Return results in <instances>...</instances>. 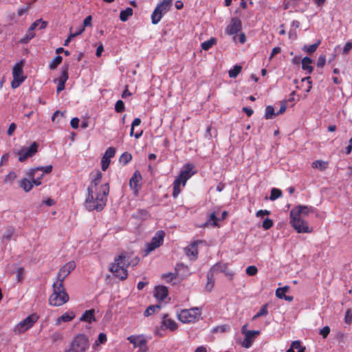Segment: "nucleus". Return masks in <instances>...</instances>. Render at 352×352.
<instances>
[{
    "label": "nucleus",
    "mask_w": 352,
    "mask_h": 352,
    "mask_svg": "<svg viewBox=\"0 0 352 352\" xmlns=\"http://www.w3.org/2000/svg\"><path fill=\"white\" fill-rule=\"evenodd\" d=\"M102 176V173L97 171L87 188L85 206L89 211H102L107 204L109 186L108 183L100 184Z\"/></svg>",
    "instance_id": "nucleus-1"
},
{
    "label": "nucleus",
    "mask_w": 352,
    "mask_h": 352,
    "mask_svg": "<svg viewBox=\"0 0 352 352\" xmlns=\"http://www.w3.org/2000/svg\"><path fill=\"white\" fill-rule=\"evenodd\" d=\"M312 208L305 206H298L290 211V223L298 233H310L312 228L309 227L305 219L312 211Z\"/></svg>",
    "instance_id": "nucleus-2"
},
{
    "label": "nucleus",
    "mask_w": 352,
    "mask_h": 352,
    "mask_svg": "<svg viewBox=\"0 0 352 352\" xmlns=\"http://www.w3.org/2000/svg\"><path fill=\"white\" fill-rule=\"evenodd\" d=\"M52 170V166L47 165L45 166H39L32 169L29 175L32 178V182L24 178L20 181V187L22 188L25 192H29L33 187V184L38 186L41 184L40 179L42 178L44 173H50Z\"/></svg>",
    "instance_id": "nucleus-3"
},
{
    "label": "nucleus",
    "mask_w": 352,
    "mask_h": 352,
    "mask_svg": "<svg viewBox=\"0 0 352 352\" xmlns=\"http://www.w3.org/2000/svg\"><path fill=\"white\" fill-rule=\"evenodd\" d=\"M197 173V170L195 169V166L192 163H187L184 164L181 169V171L176 178V179L173 182V197H177L179 194L181 192L180 186H184L186 184V182L195 174Z\"/></svg>",
    "instance_id": "nucleus-4"
},
{
    "label": "nucleus",
    "mask_w": 352,
    "mask_h": 352,
    "mask_svg": "<svg viewBox=\"0 0 352 352\" xmlns=\"http://www.w3.org/2000/svg\"><path fill=\"white\" fill-rule=\"evenodd\" d=\"M53 292L49 297V304L60 307L68 302L69 297L63 283L56 280L52 285Z\"/></svg>",
    "instance_id": "nucleus-5"
},
{
    "label": "nucleus",
    "mask_w": 352,
    "mask_h": 352,
    "mask_svg": "<svg viewBox=\"0 0 352 352\" xmlns=\"http://www.w3.org/2000/svg\"><path fill=\"white\" fill-rule=\"evenodd\" d=\"M89 346V338L83 333H78L74 336L65 352H88Z\"/></svg>",
    "instance_id": "nucleus-6"
},
{
    "label": "nucleus",
    "mask_w": 352,
    "mask_h": 352,
    "mask_svg": "<svg viewBox=\"0 0 352 352\" xmlns=\"http://www.w3.org/2000/svg\"><path fill=\"white\" fill-rule=\"evenodd\" d=\"M124 258H126L124 254H120L116 257L109 269L116 277L122 280H126L128 276L127 267L124 265Z\"/></svg>",
    "instance_id": "nucleus-7"
},
{
    "label": "nucleus",
    "mask_w": 352,
    "mask_h": 352,
    "mask_svg": "<svg viewBox=\"0 0 352 352\" xmlns=\"http://www.w3.org/2000/svg\"><path fill=\"white\" fill-rule=\"evenodd\" d=\"M173 0H162L155 7L151 15L152 23L157 24L163 15L166 13L172 6Z\"/></svg>",
    "instance_id": "nucleus-8"
},
{
    "label": "nucleus",
    "mask_w": 352,
    "mask_h": 352,
    "mask_svg": "<svg viewBox=\"0 0 352 352\" xmlns=\"http://www.w3.org/2000/svg\"><path fill=\"white\" fill-rule=\"evenodd\" d=\"M178 319L183 323H190L198 321L201 317V311L197 307L182 309L177 315Z\"/></svg>",
    "instance_id": "nucleus-9"
},
{
    "label": "nucleus",
    "mask_w": 352,
    "mask_h": 352,
    "mask_svg": "<svg viewBox=\"0 0 352 352\" xmlns=\"http://www.w3.org/2000/svg\"><path fill=\"white\" fill-rule=\"evenodd\" d=\"M38 318V317L36 314L28 316L14 327V333L16 335H20L25 333L34 325V324L37 321Z\"/></svg>",
    "instance_id": "nucleus-10"
},
{
    "label": "nucleus",
    "mask_w": 352,
    "mask_h": 352,
    "mask_svg": "<svg viewBox=\"0 0 352 352\" xmlns=\"http://www.w3.org/2000/svg\"><path fill=\"white\" fill-rule=\"evenodd\" d=\"M165 232L163 230L157 231L151 239V242L146 244L144 256H147L152 251L161 246L164 241Z\"/></svg>",
    "instance_id": "nucleus-11"
},
{
    "label": "nucleus",
    "mask_w": 352,
    "mask_h": 352,
    "mask_svg": "<svg viewBox=\"0 0 352 352\" xmlns=\"http://www.w3.org/2000/svg\"><path fill=\"white\" fill-rule=\"evenodd\" d=\"M23 62L21 60L16 63L12 69L13 80L11 86L16 89L25 80L26 77L23 76Z\"/></svg>",
    "instance_id": "nucleus-12"
},
{
    "label": "nucleus",
    "mask_w": 352,
    "mask_h": 352,
    "mask_svg": "<svg viewBox=\"0 0 352 352\" xmlns=\"http://www.w3.org/2000/svg\"><path fill=\"white\" fill-rule=\"evenodd\" d=\"M127 340L133 345L134 348L139 347L142 352H147V340L144 335H131Z\"/></svg>",
    "instance_id": "nucleus-13"
},
{
    "label": "nucleus",
    "mask_w": 352,
    "mask_h": 352,
    "mask_svg": "<svg viewBox=\"0 0 352 352\" xmlns=\"http://www.w3.org/2000/svg\"><path fill=\"white\" fill-rule=\"evenodd\" d=\"M76 263L71 261L65 263L60 267L57 273L56 280L63 283L66 277L75 269Z\"/></svg>",
    "instance_id": "nucleus-14"
},
{
    "label": "nucleus",
    "mask_w": 352,
    "mask_h": 352,
    "mask_svg": "<svg viewBox=\"0 0 352 352\" xmlns=\"http://www.w3.org/2000/svg\"><path fill=\"white\" fill-rule=\"evenodd\" d=\"M142 175L139 170H135L129 180V186L135 195H138L142 187Z\"/></svg>",
    "instance_id": "nucleus-15"
},
{
    "label": "nucleus",
    "mask_w": 352,
    "mask_h": 352,
    "mask_svg": "<svg viewBox=\"0 0 352 352\" xmlns=\"http://www.w3.org/2000/svg\"><path fill=\"white\" fill-rule=\"evenodd\" d=\"M68 70H69V66L68 65H64L62 67V71L60 76L58 78L54 80V82H57V87H56V92L57 94H59L60 91L65 89V82L68 80L69 76H68Z\"/></svg>",
    "instance_id": "nucleus-16"
},
{
    "label": "nucleus",
    "mask_w": 352,
    "mask_h": 352,
    "mask_svg": "<svg viewBox=\"0 0 352 352\" xmlns=\"http://www.w3.org/2000/svg\"><path fill=\"white\" fill-rule=\"evenodd\" d=\"M203 242L204 241L202 240H197L192 241L188 247L185 248L186 254L188 256L191 257V259H197L198 255V245Z\"/></svg>",
    "instance_id": "nucleus-17"
},
{
    "label": "nucleus",
    "mask_w": 352,
    "mask_h": 352,
    "mask_svg": "<svg viewBox=\"0 0 352 352\" xmlns=\"http://www.w3.org/2000/svg\"><path fill=\"white\" fill-rule=\"evenodd\" d=\"M241 27L242 24L241 20L237 17L232 18L230 23L226 29V32L229 35L236 34L241 30Z\"/></svg>",
    "instance_id": "nucleus-18"
},
{
    "label": "nucleus",
    "mask_w": 352,
    "mask_h": 352,
    "mask_svg": "<svg viewBox=\"0 0 352 352\" xmlns=\"http://www.w3.org/2000/svg\"><path fill=\"white\" fill-rule=\"evenodd\" d=\"M260 334L258 330L247 331L245 335V338L242 342V346L245 349H249L252 345L254 338Z\"/></svg>",
    "instance_id": "nucleus-19"
},
{
    "label": "nucleus",
    "mask_w": 352,
    "mask_h": 352,
    "mask_svg": "<svg viewBox=\"0 0 352 352\" xmlns=\"http://www.w3.org/2000/svg\"><path fill=\"white\" fill-rule=\"evenodd\" d=\"M228 264L227 263H217L212 267L211 272H223L230 279H232L234 274L231 272L227 271Z\"/></svg>",
    "instance_id": "nucleus-20"
},
{
    "label": "nucleus",
    "mask_w": 352,
    "mask_h": 352,
    "mask_svg": "<svg viewBox=\"0 0 352 352\" xmlns=\"http://www.w3.org/2000/svg\"><path fill=\"white\" fill-rule=\"evenodd\" d=\"M168 291L166 286H157L155 289V297L157 301H163L168 296Z\"/></svg>",
    "instance_id": "nucleus-21"
},
{
    "label": "nucleus",
    "mask_w": 352,
    "mask_h": 352,
    "mask_svg": "<svg viewBox=\"0 0 352 352\" xmlns=\"http://www.w3.org/2000/svg\"><path fill=\"white\" fill-rule=\"evenodd\" d=\"M162 324L163 327L169 329L170 331H175L178 327L176 322L174 320L169 318L168 314H165L163 316Z\"/></svg>",
    "instance_id": "nucleus-22"
},
{
    "label": "nucleus",
    "mask_w": 352,
    "mask_h": 352,
    "mask_svg": "<svg viewBox=\"0 0 352 352\" xmlns=\"http://www.w3.org/2000/svg\"><path fill=\"white\" fill-rule=\"evenodd\" d=\"M75 318L74 311H67L64 313L61 316L58 317L56 320V325H59L62 322H67L72 321Z\"/></svg>",
    "instance_id": "nucleus-23"
},
{
    "label": "nucleus",
    "mask_w": 352,
    "mask_h": 352,
    "mask_svg": "<svg viewBox=\"0 0 352 352\" xmlns=\"http://www.w3.org/2000/svg\"><path fill=\"white\" fill-rule=\"evenodd\" d=\"M94 309L86 310L80 318V320L83 322H87L89 324L92 323L93 322H95L96 318L94 316Z\"/></svg>",
    "instance_id": "nucleus-24"
},
{
    "label": "nucleus",
    "mask_w": 352,
    "mask_h": 352,
    "mask_svg": "<svg viewBox=\"0 0 352 352\" xmlns=\"http://www.w3.org/2000/svg\"><path fill=\"white\" fill-rule=\"evenodd\" d=\"M302 69L305 71L307 74H311L314 70L313 67L311 65L312 60L308 56L304 57L302 60Z\"/></svg>",
    "instance_id": "nucleus-25"
},
{
    "label": "nucleus",
    "mask_w": 352,
    "mask_h": 352,
    "mask_svg": "<svg viewBox=\"0 0 352 352\" xmlns=\"http://www.w3.org/2000/svg\"><path fill=\"white\" fill-rule=\"evenodd\" d=\"M120 254H124L126 258H124V265H126V267L129 266H135L140 262V258L138 256H135L133 258H131L130 255L127 252H122Z\"/></svg>",
    "instance_id": "nucleus-26"
},
{
    "label": "nucleus",
    "mask_w": 352,
    "mask_h": 352,
    "mask_svg": "<svg viewBox=\"0 0 352 352\" xmlns=\"http://www.w3.org/2000/svg\"><path fill=\"white\" fill-rule=\"evenodd\" d=\"M38 144L34 142L28 147L22 148L17 154H35L37 152Z\"/></svg>",
    "instance_id": "nucleus-27"
},
{
    "label": "nucleus",
    "mask_w": 352,
    "mask_h": 352,
    "mask_svg": "<svg viewBox=\"0 0 352 352\" xmlns=\"http://www.w3.org/2000/svg\"><path fill=\"white\" fill-rule=\"evenodd\" d=\"M329 165V162L323 161L322 160H316L312 162L311 166L314 168L318 169L321 171L324 170L327 168Z\"/></svg>",
    "instance_id": "nucleus-28"
},
{
    "label": "nucleus",
    "mask_w": 352,
    "mask_h": 352,
    "mask_svg": "<svg viewBox=\"0 0 352 352\" xmlns=\"http://www.w3.org/2000/svg\"><path fill=\"white\" fill-rule=\"evenodd\" d=\"M72 28H70L69 34L67 38L64 42L65 46H67L73 38L81 34L84 32V28H78V30L76 32H72Z\"/></svg>",
    "instance_id": "nucleus-29"
},
{
    "label": "nucleus",
    "mask_w": 352,
    "mask_h": 352,
    "mask_svg": "<svg viewBox=\"0 0 352 352\" xmlns=\"http://www.w3.org/2000/svg\"><path fill=\"white\" fill-rule=\"evenodd\" d=\"M213 272H211V270L210 272L207 274V283L206 285V289L208 292H211L214 285V279L213 277Z\"/></svg>",
    "instance_id": "nucleus-30"
},
{
    "label": "nucleus",
    "mask_w": 352,
    "mask_h": 352,
    "mask_svg": "<svg viewBox=\"0 0 352 352\" xmlns=\"http://www.w3.org/2000/svg\"><path fill=\"white\" fill-rule=\"evenodd\" d=\"M133 15V9L127 8L124 10H122L120 13V19L124 22L126 21L129 16Z\"/></svg>",
    "instance_id": "nucleus-31"
},
{
    "label": "nucleus",
    "mask_w": 352,
    "mask_h": 352,
    "mask_svg": "<svg viewBox=\"0 0 352 352\" xmlns=\"http://www.w3.org/2000/svg\"><path fill=\"white\" fill-rule=\"evenodd\" d=\"M34 30L31 28H29L25 36L20 40L21 43H28L32 38L35 36Z\"/></svg>",
    "instance_id": "nucleus-32"
},
{
    "label": "nucleus",
    "mask_w": 352,
    "mask_h": 352,
    "mask_svg": "<svg viewBox=\"0 0 352 352\" xmlns=\"http://www.w3.org/2000/svg\"><path fill=\"white\" fill-rule=\"evenodd\" d=\"M63 57L60 55L55 56L49 64V68L54 70L62 63Z\"/></svg>",
    "instance_id": "nucleus-33"
},
{
    "label": "nucleus",
    "mask_w": 352,
    "mask_h": 352,
    "mask_svg": "<svg viewBox=\"0 0 352 352\" xmlns=\"http://www.w3.org/2000/svg\"><path fill=\"white\" fill-rule=\"evenodd\" d=\"M47 25V22L43 21L42 19H38L36 20L30 28H31L32 30H35L37 27H39V29L43 30L46 28Z\"/></svg>",
    "instance_id": "nucleus-34"
},
{
    "label": "nucleus",
    "mask_w": 352,
    "mask_h": 352,
    "mask_svg": "<svg viewBox=\"0 0 352 352\" xmlns=\"http://www.w3.org/2000/svg\"><path fill=\"white\" fill-rule=\"evenodd\" d=\"M114 155H103L102 160H101V167L102 170L105 171L111 162V157H113Z\"/></svg>",
    "instance_id": "nucleus-35"
},
{
    "label": "nucleus",
    "mask_w": 352,
    "mask_h": 352,
    "mask_svg": "<svg viewBox=\"0 0 352 352\" xmlns=\"http://www.w3.org/2000/svg\"><path fill=\"white\" fill-rule=\"evenodd\" d=\"M277 116L272 106L268 105L265 108V118L266 120L272 119L274 116Z\"/></svg>",
    "instance_id": "nucleus-36"
},
{
    "label": "nucleus",
    "mask_w": 352,
    "mask_h": 352,
    "mask_svg": "<svg viewBox=\"0 0 352 352\" xmlns=\"http://www.w3.org/2000/svg\"><path fill=\"white\" fill-rule=\"evenodd\" d=\"M241 70H242V67L241 65H234V67L232 69H231L228 72L230 78H236L239 74V73L241 72Z\"/></svg>",
    "instance_id": "nucleus-37"
},
{
    "label": "nucleus",
    "mask_w": 352,
    "mask_h": 352,
    "mask_svg": "<svg viewBox=\"0 0 352 352\" xmlns=\"http://www.w3.org/2000/svg\"><path fill=\"white\" fill-rule=\"evenodd\" d=\"M282 195L283 192L281 190L274 188L271 190L270 199L271 201H274L276 199L281 197Z\"/></svg>",
    "instance_id": "nucleus-38"
},
{
    "label": "nucleus",
    "mask_w": 352,
    "mask_h": 352,
    "mask_svg": "<svg viewBox=\"0 0 352 352\" xmlns=\"http://www.w3.org/2000/svg\"><path fill=\"white\" fill-rule=\"evenodd\" d=\"M107 335L104 333H100L98 335V339L95 341L94 344H93V348H96V346H98L100 344H104L107 342Z\"/></svg>",
    "instance_id": "nucleus-39"
},
{
    "label": "nucleus",
    "mask_w": 352,
    "mask_h": 352,
    "mask_svg": "<svg viewBox=\"0 0 352 352\" xmlns=\"http://www.w3.org/2000/svg\"><path fill=\"white\" fill-rule=\"evenodd\" d=\"M320 44V41H318L317 43L310 45L309 46L305 45L303 47V50L305 52H306L307 53L311 54L316 51V50Z\"/></svg>",
    "instance_id": "nucleus-40"
},
{
    "label": "nucleus",
    "mask_w": 352,
    "mask_h": 352,
    "mask_svg": "<svg viewBox=\"0 0 352 352\" xmlns=\"http://www.w3.org/2000/svg\"><path fill=\"white\" fill-rule=\"evenodd\" d=\"M161 306L160 305H150L144 312V316H149L154 314L156 310L160 309Z\"/></svg>",
    "instance_id": "nucleus-41"
},
{
    "label": "nucleus",
    "mask_w": 352,
    "mask_h": 352,
    "mask_svg": "<svg viewBox=\"0 0 352 352\" xmlns=\"http://www.w3.org/2000/svg\"><path fill=\"white\" fill-rule=\"evenodd\" d=\"M216 43V39L214 38H210L209 40L206 41L201 43V48L204 50H208Z\"/></svg>",
    "instance_id": "nucleus-42"
},
{
    "label": "nucleus",
    "mask_w": 352,
    "mask_h": 352,
    "mask_svg": "<svg viewBox=\"0 0 352 352\" xmlns=\"http://www.w3.org/2000/svg\"><path fill=\"white\" fill-rule=\"evenodd\" d=\"M14 228L12 226L8 227L6 232L3 233L2 239L6 240H10L11 237L14 233Z\"/></svg>",
    "instance_id": "nucleus-43"
},
{
    "label": "nucleus",
    "mask_w": 352,
    "mask_h": 352,
    "mask_svg": "<svg viewBox=\"0 0 352 352\" xmlns=\"http://www.w3.org/2000/svg\"><path fill=\"white\" fill-rule=\"evenodd\" d=\"M267 307H268V305L267 303L263 305L261 307L259 311L255 316H254L253 319L254 320L257 318L267 315V314H268Z\"/></svg>",
    "instance_id": "nucleus-44"
},
{
    "label": "nucleus",
    "mask_w": 352,
    "mask_h": 352,
    "mask_svg": "<svg viewBox=\"0 0 352 352\" xmlns=\"http://www.w3.org/2000/svg\"><path fill=\"white\" fill-rule=\"evenodd\" d=\"M289 287L287 286L278 288L276 290V296L280 299H283L284 298V296H285V293L288 291Z\"/></svg>",
    "instance_id": "nucleus-45"
},
{
    "label": "nucleus",
    "mask_w": 352,
    "mask_h": 352,
    "mask_svg": "<svg viewBox=\"0 0 352 352\" xmlns=\"http://www.w3.org/2000/svg\"><path fill=\"white\" fill-rule=\"evenodd\" d=\"M124 103L122 100H119L116 102L115 104V111L117 113H122L124 111Z\"/></svg>",
    "instance_id": "nucleus-46"
},
{
    "label": "nucleus",
    "mask_w": 352,
    "mask_h": 352,
    "mask_svg": "<svg viewBox=\"0 0 352 352\" xmlns=\"http://www.w3.org/2000/svg\"><path fill=\"white\" fill-rule=\"evenodd\" d=\"M273 225V221L270 218H266L263 222L262 227L264 230H267L270 229Z\"/></svg>",
    "instance_id": "nucleus-47"
},
{
    "label": "nucleus",
    "mask_w": 352,
    "mask_h": 352,
    "mask_svg": "<svg viewBox=\"0 0 352 352\" xmlns=\"http://www.w3.org/2000/svg\"><path fill=\"white\" fill-rule=\"evenodd\" d=\"M210 221H212V226H217L218 224H217V218L216 217V214L214 212H212L210 214V219L208 221H207L206 223H205L204 225H203V228H205L207 226L209 225L210 223Z\"/></svg>",
    "instance_id": "nucleus-48"
},
{
    "label": "nucleus",
    "mask_w": 352,
    "mask_h": 352,
    "mask_svg": "<svg viewBox=\"0 0 352 352\" xmlns=\"http://www.w3.org/2000/svg\"><path fill=\"white\" fill-rule=\"evenodd\" d=\"M16 178V174L14 172L11 171L5 177L4 182L5 183H11Z\"/></svg>",
    "instance_id": "nucleus-49"
},
{
    "label": "nucleus",
    "mask_w": 352,
    "mask_h": 352,
    "mask_svg": "<svg viewBox=\"0 0 352 352\" xmlns=\"http://www.w3.org/2000/svg\"><path fill=\"white\" fill-rule=\"evenodd\" d=\"M246 274L249 276H254L258 272V269L254 265H250L245 270Z\"/></svg>",
    "instance_id": "nucleus-50"
},
{
    "label": "nucleus",
    "mask_w": 352,
    "mask_h": 352,
    "mask_svg": "<svg viewBox=\"0 0 352 352\" xmlns=\"http://www.w3.org/2000/svg\"><path fill=\"white\" fill-rule=\"evenodd\" d=\"M91 21L92 17L91 15L87 16L83 21V25L80 26L79 28H84V30L86 27L91 26Z\"/></svg>",
    "instance_id": "nucleus-51"
},
{
    "label": "nucleus",
    "mask_w": 352,
    "mask_h": 352,
    "mask_svg": "<svg viewBox=\"0 0 352 352\" xmlns=\"http://www.w3.org/2000/svg\"><path fill=\"white\" fill-rule=\"evenodd\" d=\"M25 271L23 267L18 268L16 271V279L18 282H21L24 276Z\"/></svg>",
    "instance_id": "nucleus-52"
},
{
    "label": "nucleus",
    "mask_w": 352,
    "mask_h": 352,
    "mask_svg": "<svg viewBox=\"0 0 352 352\" xmlns=\"http://www.w3.org/2000/svg\"><path fill=\"white\" fill-rule=\"evenodd\" d=\"M330 333V328L329 326H325L320 331V334L324 338H326Z\"/></svg>",
    "instance_id": "nucleus-53"
},
{
    "label": "nucleus",
    "mask_w": 352,
    "mask_h": 352,
    "mask_svg": "<svg viewBox=\"0 0 352 352\" xmlns=\"http://www.w3.org/2000/svg\"><path fill=\"white\" fill-rule=\"evenodd\" d=\"M351 50H352V42L348 41L347 43H346V44L344 45V46L343 47L342 53L344 54H347Z\"/></svg>",
    "instance_id": "nucleus-54"
},
{
    "label": "nucleus",
    "mask_w": 352,
    "mask_h": 352,
    "mask_svg": "<svg viewBox=\"0 0 352 352\" xmlns=\"http://www.w3.org/2000/svg\"><path fill=\"white\" fill-rule=\"evenodd\" d=\"M326 63V57L324 55H320L317 61V66L318 67H323Z\"/></svg>",
    "instance_id": "nucleus-55"
},
{
    "label": "nucleus",
    "mask_w": 352,
    "mask_h": 352,
    "mask_svg": "<svg viewBox=\"0 0 352 352\" xmlns=\"http://www.w3.org/2000/svg\"><path fill=\"white\" fill-rule=\"evenodd\" d=\"M295 5L296 3L294 1V0H285L283 2V8L284 10H287L292 6H294Z\"/></svg>",
    "instance_id": "nucleus-56"
},
{
    "label": "nucleus",
    "mask_w": 352,
    "mask_h": 352,
    "mask_svg": "<svg viewBox=\"0 0 352 352\" xmlns=\"http://www.w3.org/2000/svg\"><path fill=\"white\" fill-rule=\"evenodd\" d=\"M132 160V155H120V162H123V164H126Z\"/></svg>",
    "instance_id": "nucleus-57"
},
{
    "label": "nucleus",
    "mask_w": 352,
    "mask_h": 352,
    "mask_svg": "<svg viewBox=\"0 0 352 352\" xmlns=\"http://www.w3.org/2000/svg\"><path fill=\"white\" fill-rule=\"evenodd\" d=\"M281 52V48L280 47H275L272 49L271 54L269 57L270 60H272L276 54H279Z\"/></svg>",
    "instance_id": "nucleus-58"
},
{
    "label": "nucleus",
    "mask_w": 352,
    "mask_h": 352,
    "mask_svg": "<svg viewBox=\"0 0 352 352\" xmlns=\"http://www.w3.org/2000/svg\"><path fill=\"white\" fill-rule=\"evenodd\" d=\"M290 348L292 349V350L301 349L302 346H301L300 341V340L293 341L291 344Z\"/></svg>",
    "instance_id": "nucleus-59"
},
{
    "label": "nucleus",
    "mask_w": 352,
    "mask_h": 352,
    "mask_svg": "<svg viewBox=\"0 0 352 352\" xmlns=\"http://www.w3.org/2000/svg\"><path fill=\"white\" fill-rule=\"evenodd\" d=\"M16 126L15 123H11L8 127L7 133L9 136H12L16 130Z\"/></svg>",
    "instance_id": "nucleus-60"
},
{
    "label": "nucleus",
    "mask_w": 352,
    "mask_h": 352,
    "mask_svg": "<svg viewBox=\"0 0 352 352\" xmlns=\"http://www.w3.org/2000/svg\"><path fill=\"white\" fill-rule=\"evenodd\" d=\"M270 214V212L267 210H259L256 212V216L257 217H263L264 215H269Z\"/></svg>",
    "instance_id": "nucleus-61"
},
{
    "label": "nucleus",
    "mask_w": 352,
    "mask_h": 352,
    "mask_svg": "<svg viewBox=\"0 0 352 352\" xmlns=\"http://www.w3.org/2000/svg\"><path fill=\"white\" fill-rule=\"evenodd\" d=\"M30 9V5H28L27 6L25 7H23V8H20L18 9L17 10V12H18V15L19 16H21L22 15H23L25 12H28V10Z\"/></svg>",
    "instance_id": "nucleus-62"
},
{
    "label": "nucleus",
    "mask_w": 352,
    "mask_h": 352,
    "mask_svg": "<svg viewBox=\"0 0 352 352\" xmlns=\"http://www.w3.org/2000/svg\"><path fill=\"white\" fill-rule=\"evenodd\" d=\"M79 119L78 118H74L71 120L70 124L73 129H77L78 127Z\"/></svg>",
    "instance_id": "nucleus-63"
},
{
    "label": "nucleus",
    "mask_w": 352,
    "mask_h": 352,
    "mask_svg": "<svg viewBox=\"0 0 352 352\" xmlns=\"http://www.w3.org/2000/svg\"><path fill=\"white\" fill-rule=\"evenodd\" d=\"M134 129H135V127H133L131 126V130H130V135L134 136L136 139H138L142 135V131H141L140 132H136L135 133H134Z\"/></svg>",
    "instance_id": "nucleus-64"
}]
</instances>
